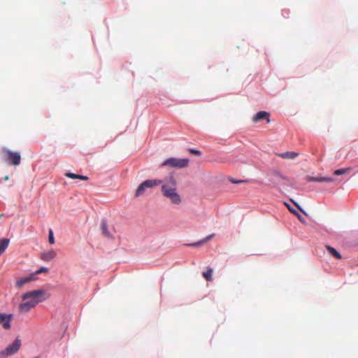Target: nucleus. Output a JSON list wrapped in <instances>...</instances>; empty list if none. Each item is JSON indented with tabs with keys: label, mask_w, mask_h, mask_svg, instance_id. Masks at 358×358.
Segmentation results:
<instances>
[{
	"label": "nucleus",
	"mask_w": 358,
	"mask_h": 358,
	"mask_svg": "<svg viewBox=\"0 0 358 358\" xmlns=\"http://www.w3.org/2000/svg\"><path fill=\"white\" fill-rule=\"evenodd\" d=\"M45 294V292L41 289L33 290L26 292L22 296V302L19 305V310L21 313H27L34 308L43 299L42 296Z\"/></svg>",
	"instance_id": "f257e3e1"
},
{
	"label": "nucleus",
	"mask_w": 358,
	"mask_h": 358,
	"mask_svg": "<svg viewBox=\"0 0 358 358\" xmlns=\"http://www.w3.org/2000/svg\"><path fill=\"white\" fill-rule=\"evenodd\" d=\"M162 192L164 196L169 198L174 204L181 203L180 196L177 192L176 182L173 178L171 177L167 180H162Z\"/></svg>",
	"instance_id": "f03ea898"
},
{
	"label": "nucleus",
	"mask_w": 358,
	"mask_h": 358,
	"mask_svg": "<svg viewBox=\"0 0 358 358\" xmlns=\"http://www.w3.org/2000/svg\"><path fill=\"white\" fill-rule=\"evenodd\" d=\"M162 183V180H157V179H150V180H146L143 181L142 183L140 184V185L138 187L135 196L138 197L141 195H143L147 189L152 188L155 186L159 185Z\"/></svg>",
	"instance_id": "7ed1b4c3"
},
{
	"label": "nucleus",
	"mask_w": 358,
	"mask_h": 358,
	"mask_svg": "<svg viewBox=\"0 0 358 358\" xmlns=\"http://www.w3.org/2000/svg\"><path fill=\"white\" fill-rule=\"evenodd\" d=\"M21 345V340L17 337L12 344L8 345L3 350L0 352V358H6L8 356L17 353Z\"/></svg>",
	"instance_id": "20e7f679"
},
{
	"label": "nucleus",
	"mask_w": 358,
	"mask_h": 358,
	"mask_svg": "<svg viewBox=\"0 0 358 358\" xmlns=\"http://www.w3.org/2000/svg\"><path fill=\"white\" fill-rule=\"evenodd\" d=\"M188 159L186 158H169L163 162V166H171L173 167L183 168L188 164Z\"/></svg>",
	"instance_id": "39448f33"
},
{
	"label": "nucleus",
	"mask_w": 358,
	"mask_h": 358,
	"mask_svg": "<svg viewBox=\"0 0 358 358\" xmlns=\"http://www.w3.org/2000/svg\"><path fill=\"white\" fill-rule=\"evenodd\" d=\"M13 319V315H6L5 313H0V324H2L5 329L10 328V322Z\"/></svg>",
	"instance_id": "423d86ee"
},
{
	"label": "nucleus",
	"mask_w": 358,
	"mask_h": 358,
	"mask_svg": "<svg viewBox=\"0 0 358 358\" xmlns=\"http://www.w3.org/2000/svg\"><path fill=\"white\" fill-rule=\"evenodd\" d=\"M269 113L266 111H259L252 117V122L255 123L259 122L262 120H266L267 122H270Z\"/></svg>",
	"instance_id": "0eeeda50"
},
{
	"label": "nucleus",
	"mask_w": 358,
	"mask_h": 358,
	"mask_svg": "<svg viewBox=\"0 0 358 358\" xmlns=\"http://www.w3.org/2000/svg\"><path fill=\"white\" fill-rule=\"evenodd\" d=\"M57 255V253L55 250H51L45 252H43L41 255V259L45 262H50Z\"/></svg>",
	"instance_id": "6e6552de"
},
{
	"label": "nucleus",
	"mask_w": 358,
	"mask_h": 358,
	"mask_svg": "<svg viewBox=\"0 0 358 358\" xmlns=\"http://www.w3.org/2000/svg\"><path fill=\"white\" fill-rule=\"evenodd\" d=\"M34 280H35L34 274H31L28 277L22 278L17 280L16 287L20 288V287H22L24 284L28 283Z\"/></svg>",
	"instance_id": "1a4fd4ad"
},
{
	"label": "nucleus",
	"mask_w": 358,
	"mask_h": 358,
	"mask_svg": "<svg viewBox=\"0 0 358 358\" xmlns=\"http://www.w3.org/2000/svg\"><path fill=\"white\" fill-rule=\"evenodd\" d=\"M308 181L312 182H331L335 181V179L331 177H310L308 178Z\"/></svg>",
	"instance_id": "9d476101"
},
{
	"label": "nucleus",
	"mask_w": 358,
	"mask_h": 358,
	"mask_svg": "<svg viewBox=\"0 0 358 358\" xmlns=\"http://www.w3.org/2000/svg\"><path fill=\"white\" fill-rule=\"evenodd\" d=\"M64 175L67 178H69L71 179H80V180H89V178L86 176L78 175V174L73 173L71 172H66Z\"/></svg>",
	"instance_id": "9b49d317"
},
{
	"label": "nucleus",
	"mask_w": 358,
	"mask_h": 358,
	"mask_svg": "<svg viewBox=\"0 0 358 358\" xmlns=\"http://www.w3.org/2000/svg\"><path fill=\"white\" fill-rule=\"evenodd\" d=\"M326 248L327 251L331 254L334 257L337 259H341L342 258L341 255L333 247L330 245H327Z\"/></svg>",
	"instance_id": "f8f14e48"
},
{
	"label": "nucleus",
	"mask_w": 358,
	"mask_h": 358,
	"mask_svg": "<svg viewBox=\"0 0 358 358\" xmlns=\"http://www.w3.org/2000/svg\"><path fill=\"white\" fill-rule=\"evenodd\" d=\"M9 239L2 238L0 239V255L6 250L9 244Z\"/></svg>",
	"instance_id": "ddd939ff"
},
{
	"label": "nucleus",
	"mask_w": 358,
	"mask_h": 358,
	"mask_svg": "<svg viewBox=\"0 0 358 358\" xmlns=\"http://www.w3.org/2000/svg\"><path fill=\"white\" fill-rule=\"evenodd\" d=\"M214 236H215L214 234H211L208 235L207 237H206L205 238H203V240H201V241H200L199 242H196V243L189 244L188 245L189 246H193V247L199 246V245H200L201 244L205 243L207 241L211 239L213 237H214Z\"/></svg>",
	"instance_id": "4468645a"
},
{
	"label": "nucleus",
	"mask_w": 358,
	"mask_h": 358,
	"mask_svg": "<svg viewBox=\"0 0 358 358\" xmlns=\"http://www.w3.org/2000/svg\"><path fill=\"white\" fill-rule=\"evenodd\" d=\"M1 155L3 157H20V153H19V152H11V151L8 150H6V149H3L2 150Z\"/></svg>",
	"instance_id": "2eb2a0df"
},
{
	"label": "nucleus",
	"mask_w": 358,
	"mask_h": 358,
	"mask_svg": "<svg viewBox=\"0 0 358 358\" xmlns=\"http://www.w3.org/2000/svg\"><path fill=\"white\" fill-rule=\"evenodd\" d=\"M21 158H6V162L7 165H15L20 164Z\"/></svg>",
	"instance_id": "dca6fc26"
},
{
	"label": "nucleus",
	"mask_w": 358,
	"mask_h": 358,
	"mask_svg": "<svg viewBox=\"0 0 358 358\" xmlns=\"http://www.w3.org/2000/svg\"><path fill=\"white\" fill-rule=\"evenodd\" d=\"M212 274H213V269L210 267L207 268V270L204 272H203L202 275L203 278L207 281H211L212 280Z\"/></svg>",
	"instance_id": "f3484780"
},
{
	"label": "nucleus",
	"mask_w": 358,
	"mask_h": 358,
	"mask_svg": "<svg viewBox=\"0 0 358 358\" xmlns=\"http://www.w3.org/2000/svg\"><path fill=\"white\" fill-rule=\"evenodd\" d=\"M351 171L350 168H344V169H337L334 172V175L335 176H341L344 174H348L350 173Z\"/></svg>",
	"instance_id": "a211bd4d"
},
{
	"label": "nucleus",
	"mask_w": 358,
	"mask_h": 358,
	"mask_svg": "<svg viewBox=\"0 0 358 358\" xmlns=\"http://www.w3.org/2000/svg\"><path fill=\"white\" fill-rule=\"evenodd\" d=\"M299 153L294 152H287L285 153L279 155L278 157H298Z\"/></svg>",
	"instance_id": "6ab92c4d"
},
{
	"label": "nucleus",
	"mask_w": 358,
	"mask_h": 358,
	"mask_svg": "<svg viewBox=\"0 0 358 358\" xmlns=\"http://www.w3.org/2000/svg\"><path fill=\"white\" fill-rule=\"evenodd\" d=\"M101 226V229H102L103 233L106 236H108L110 234H109V232L108 230V226H107L106 222H102Z\"/></svg>",
	"instance_id": "aec40b11"
},
{
	"label": "nucleus",
	"mask_w": 358,
	"mask_h": 358,
	"mask_svg": "<svg viewBox=\"0 0 358 358\" xmlns=\"http://www.w3.org/2000/svg\"><path fill=\"white\" fill-rule=\"evenodd\" d=\"M48 241L50 244L55 243V238H54L53 231L52 229H49Z\"/></svg>",
	"instance_id": "412c9836"
},
{
	"label": "nucleus",
	"mask_w": 358,
	"mask_h": 358,
	"mask_svg": "<svg viewBox=\"0 0 358 358\" xmlns=\"http://www.w3.org/2000/svg\"><path fill=\"white\" fill-rule=\"evenodd\" d=\"M285 204L286 205V206L287 207V208L289 210V211H290L291 213H294V214H295V215H298V217H299V218L301 217V215L297 213V211H296L294 208H292V207L290 206V205H289V204H288V203H285Z\"/></svg>",
	"instance_id": "4be33fe9"
},
{
	"label": "nucleus",
	"mask_w": 358,
	"mask_h": 358,
	"mask_svg": "<svg viewBox=\"0 0 358 358\" xmlns=\"http://www.w3.org/2000/svg\"><path fill=\"white\" fill-rule=\"evenodd\" d=\"M188 152H189V155H201V151L199 150H196V149H189Z\"/></svg>",
	"instance_id": "5701e85b"
},
{
	"label": "nucleus",
	"mask_w": 358,
	"mask_h": 358,
	"mask_svg": "<svg viewBox=\"0 0 358 358\" xmlns=\"http://www.w3.org/2000/svg\"><path fill=\"white\" fill-rule=\"evenodd\" d=\"M48 268H47L45 267H41L40 269L36 271L34 274L35 275L36 274H40V273H48Z\"/></svg>",
	"instance_id": "b1692460"
},
{
	"label": "nucleus",
	"mask_w": 358,
	"mask_h": 358,
	"mask_svg": "<svg viewBox=\"0 0 358 358\" xmlns=\"http://www.w3.org/2000/svg\"><path fill=\"white\" fill-rule=\"evenodd\" d=\"M229 180L232 183H234V184H238V183H243V182H248V180H235L234 178H230Z\"/></svg>",
	"instance_id": "393cba45"
},
{
	"label": "nucleus",
	"mask_w": 358,
	"mask_h": 358,
	"mask_svg": "<svg viewBox=\"0 0 358 358\" xmlns=\"http://www.w3.org/2000/svg\"><path fill=\"white\" fill-rule=\"evenodd\" d=\"M8 179H9V177H8V176H6L4 177V180H8Z\"/></svg>",
	"instance_id": "a878e982"
}]
</instances>
